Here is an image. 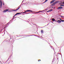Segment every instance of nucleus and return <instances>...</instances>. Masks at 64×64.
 Returning <instances> with one entry per match:
<instances>
[{
  "label": "nucleus",
  "mask_w": 64,
  "mask_h": 64,
  "mask_svg": "<svg viewBox=\"0 0 64 64\" xmlns=\"http://www.w3.org/2000/svg\"><path fill=\"white\" fill-rule=\"evenodd\" d=\"M62 8H63V7L60 6L58 7V9H62Z\"/></svg>",
  "instance_id": "9"
},
{
  "label": "nucleus",
  "mask_w": 64,
  "mask_h": 64,
  "mask_svg": "<svg viewBox=\"0 0 64 64\" xmlns=\"http://www.w3.org/2000/svg\"><path fill=\"white\" fill-rule=\"evenodd\" d=\"M29 36H27L25 37H29Z\"/></svg>",
  "instance_id": "40"
},
{
  "label": "nucleus",
  "mask_w": 64,
  "mask_h": 64,
  "mask_svg": "<svg viewBox=\"0 0 64 64\" xmlns=\"http://www.w3.org/2000/svg\"><path fill=\"white\" fill-rule=\"evenodd\" d=\"M8 61V60H7V61Z\"/></svg>",
  "instance_id": "53"
},
{
  "label": "nucleus",
  "mask_w": 64,
  "mask_h": 64,
  "mask_svg": "<svg viewBox=\"0 0 64 64\" xmlns=\"http://www.w3.org/2000/svg\"><path fill=\"white\" fill-rule=\"evenodd\" d=\"M60 6H63V5L61 4L60 5Z\"/></svg>",
  "instance_id": "28"
},
{
  "label": "nucleus",
  "mask_w": 64,
  "mask_h": 64,
  "mask_svg": "<svg viewBox=\"0 0 64 64\" xmlns=\"http://www.w3.org/2000/svg\"><path fill=\"white\" fill-rule=\"evenodd\" d=\"M17 36V37H19V36Z\"/></svg>",
  "instance_id": "61"
},
{
  "label": "nucleus",
  "mask_w": 64,
  "mask_h": 64,
  "mask_svg": "<svg viewBox=\"0 0 64 64\" xmlns=\"http://www.w3.org/2000/svg\"><path fill=\"white\" fill-rule=\"evenodd\" d=\"M47 26V25L45 26H44V27H45V26Z\"/></svg>",
  "instance_id": "48"
},
{
  "label": "nucleus",
  "mask_w": 64,
  "mask_h": 64,
  "mask_svg": "<svg viewBox=\"0 0 64 64\" xmlns=\"http://www.w3.org/2000/svg\"><path fill=\"white\" fill-rule=\"evenodd\" d=\"M58 19H60V21H62V20L61 19V18H60Z\"/></svg>",
  "instance_id": "20"
},
{
  "label": "nucleus",
  "mask_w": 64,
  "mask_h": 64,
  "mask_svg": "<svg viewBox=\"0 0 64 64\" xmlns=\"http://www.w3.org/2000/svg\"><path fill=\"white\" fill-rule=\"evenodd\" d=\"M57 60H58V61H59V59H58V58H57Z\"/></svg>",
  "instance_id": "24"
},
{
  "label": "nucleus",
  "mask_w": 64,
  "mask_h": 64,
  "mask_svg": "<svg viewBox=\"0 0 64 64\" xmlns=\"http://www.w3.org/2000/svg\"><path fill=\"white\" fill-rule=\"evenodd\" d=\"M52 21H53V22H57V20H55V19L54 18H52L51 19Z\"/></svg>",
  "instance_id": "8"
},
{
  "label": "nucleus",
  "mask_w": 64,
  "mask_h": 64,
  "mask_svg": "<svg viewBox=\"0 0 64 64\" xmlns=\"http://www.w3.org/2000/svg\"><path fill=\"white\" fill-rule=\"evenodd\" d=\"M55 54V52H54V54Z\"/></svg>",
  "instance_id": "56"
},
{
  "label": "nucleus",
  "mask_w": 64,
  "mask_h": 64,
  "mask_svg": "<svg viewBox=\"0 0 64 64\" xmlns=\"http://www.w3.org/2000/svg\"><path fill=\"white\" fill-rule=\"evenodd\" d=\"M14 18H13L12 19V20H14Z\"/></svg>",
  "instance_id": "29"
},
{
  "label": "nucleus",
  "mask_w": 64,
  "mask_h": 64,
  "mask_svg": "<svg viewBox=\"0 0 64 64\" xmlns=\"http://www.w3.org/2000/svg\"><path fill=\"white\" fill-rule=\"evenodd\" d=\"M2 4L3 5H4V3L3 2H2Z\"/></svg>",
  "instance_id": "23"
},
{
  "label": "nucleus",
  "mask_w": 64,
  "mask_h": 64,
  "mask_svg": "<svg viewBox=\"0 0 64 64\" xmlns=\"http://www.w3.org/2000/svg\"><path fill=\"white\" fill-rule=\"evenodd\" d=\"M26 11L27 12H33V11L30 10H26Z\"/></svg>",
  "instance_id": "5"
},
{
  "label": "nucleus",
  "mask_w": 64,
  "mask_h": 64,
  "mask_svg": "<svg viewBox=\"0 0 64 64\" xmlns=\"http://www.w3.org/2000/svg\"><path fill=\"white\" fill-rule=\"evenodd\" d=\"M38 61L39 62L40 61H39V60H38Z\"/></svg>",
  "instance_id": "60"
},
{
  "label": "nucleus",
  "mask_w": 64,
  "mask_h": 64,
  "mask_svg": "<svg viewBox=\"0 0 64 64\" xmlns=\"http://www.w3.org/2000/svg\"><path fill=\"white\" fill-rule=\"evenodd\" d=\"M52 22V23H53V24L54 23H53V22Z\"/></svg>",
  "instance_id": "45"
},
{
  "label": "nucleus",
  "mask_w": 64,
  "mask_h": 64,
  "mask_svg": "<svg viewBox=\"0 0 64 64\" xmlns=\"http://www.w3.org/2000/svg\"><path fill=\"white\" fill-rule=\"evenodd\" d=\"M62 6H64V5H62Z\"/></svg>",
  "instance_id": "50"
},
{
  "label": "nucleus",
  "mask_w": 64,
  "mask_h": 64,
  "mask_svg": "<svg viewBox=\"0 0 64 64\" xmlns=\"http://www.w3.org/2000/svg\"><path fill=\"white\" fill-rule=\"evenodd\" d=\"M48 10V8H47L45 10Z\"/></svg>",
  "instance_id": "31"
},
{
  "label": "nucleus",
  "mask_w": 64,
  "mask_h": 64,
  "mask_svg": "<svg viewBox=\"0 0 64 64\" xmlns=\"http://www.w3.org/2000/svg\"><path fill=\"white\" fill-rule=\"evenodd\" d=\"M12 55L11 56H10V57H12Z\"/></svg>",
  "instance_id": "54"
},
{
  "label": "nucleus",
  "mask_w": 64,
  "mask_h": 64,
  "mask_svg": "<svg viewBox=\"0 0 64 64\" xmlns=\"http://www.w3.org/2000/svg\"><path fill=\"white\" fill-rule=\"evenodd\" d=\"M52 22H53V21H52Z\"/></svg>",
  "instance_id": "44"
},
{
  "label": "nucleus",
  "mask_w": 64,
  "mask_h": 64,
  "mask_svg": "<svg viewBox=\"0 0 64 64\" xmlns=\"http://www.w3.org/2000/svg\"><path fill=\"white\" fill-rule=\"evenodd\" d=\"M58 54H59V53H58Z\"/></svg>",
  "instance_id": "63"
},
{
  "label": "nucleus",
  "mask_w": 64,
  "mask_h": 64,
  "mask_svg": "<svg viewBox=\"0 0 64 64\" xmlns=\"http://www.w3.org/2000/svg\"><path fill=\"white\" fill-rule=\"evenodd\" d=\"M56 1V0H52L50 2V4H52L54 2H55Z\"/></svg>",
  "instance_id": "10"
},
{
  "label": "nucleus",
  "mask_w": 64,
  "mask_h": 64,
  "mask_svg": "<svg viewBox=\"0 0 64 64\" xmlns=\"http://www.w3.org/2000/svg\"><path fill=\"white\" fill-rule=\"evenodd\" d=\"M11 21H12V20H10L9 22H8V23H7L6 24L7 26H6L4 27V28H6V27H8V25H9L10 23H11L12 22H11Z\"/></svg>",
  "instance_id": "1"
},
{
  "label": "nucleus",
  "mask_w": 64,
  "mask_h": 64,
  "mask_svg": "<svg viewBox=\"0 0 64 64\" xmlns=\"http://www.w3.org/2000/svg\"><path fill=\"white\" fill-rule=\"evenodd\" d=\"M45 2H45H45H43V3H45Z\"/></svg>",
  "instance_id": "33"
},
{
  "label": "nucleus",
  "mask_w": 64,
  "mask_h": 64,
  "mask_svg": "<svg viewBox=\"0 0 64 64\" xmlns=\"http://www.w3.org/2000/svg\"><path fill=\"white\" fill-rule=\"evenodd\" d=\"M49 25V24H48L47 25H46V26H48Z\"/></svg>",
  "instance_id": "41"
},
{
  "label": "nucleus",
  "mask_w": 64,
  "mask_h": 64,
  "mask_svg": "<svg viewBox=\"0 0 64 64\" xmlns=\"http://www.w3.org/2000/svg\"><path fill=\"white\" fill-rule=\"evenodd\" d=\"M41 11H40V12H34L33 11V12H34V13H40V12H41Z\"/></svg>",
  "instance_id": "12"
},
{
  "label": "nucleus",
  "mask_w": 64,
  "mask_h": 64,
  "mask_svg": "<svg viewBox=\"0 0 64 64\" xmlns=\"http://www.w3.org/2000/svg\"><path fill=\"white\" fill-rule=\"evenodd\" d=\"M8 11L9 12H12V11L11 10H8Z\"/></svg>",
  "instance_id": "22"
},
{
  "label": "nucleus",
  "mask_w": 64,
  "mask_h": 64,
  "mask_svg": "<svg viewBox=\"0 0 64 64\" xmlns=\"http://www.w3.org/2000/svg\"><path fill=\"white\" fill-rule=\"evenodd\" d=\"M2 0H0V8H2Z\"/></svg>",
  "instance_id": "4"
},
{
  "label": "nucleus",
  "mask_w": 64,
  "mask_h": 64,
  "mask_svg": "<svg viewBox=\"0 0 64 64\" xmlns=\"http://www.w3.org/2000/svg\"><path fill=\"white\" fill-rule=\"evenodd\" d=\"M17 18V17H15V18Z\"/></svg>",
  "instance_id": "47"
},
{
  "label": "nucleus",
  "mask_w": 64,
  "mask_h": 64,
  "mask_svg": "<svg viewBox=\"0 0 64 64\" xmlns=\"http://www.w3.org/2000/svg\"><path fill=\"white\" fill-rule=\"evenodd\" d=\"M30 35V36H33V35Z\"/></svg>",
  "instance_id": "34"
},
{
  "label": "nucleus",
  "mask_w": 64,
  "mask_h": 64,
  "mask_svg": "<svg viewBox=\"0 0 64 64\" xmlns=\"http://www.w3.org/2000/svg\"><path fill=\"white\" fill-rule=\"evenodd\" d=\"M22 13V12H18L14 16H13V18H14V17H15V16L16 15H19V14H21Z\"/></svg>",
  "instance_id": "3"
},
{
  "label": "nucleus",
  "mask_w": 64,
  "mask_h": 64,
  "mask_svg": "<svg viewBox=\"0 0 64 64\" xmlns=\"http://www.w3.org/2000/svg\"><path fill=\"white\" fill-rule=\"evenodd\" d=\"M12 62H13V61H12Z\"/></svg>",
  "instance_id": "55"
},
{
  "label": "nucleus",
  "mask_w": 64,
  "mask_h": 64,
  "mask_svg": "<svg viewBox=\"0 0 64 64\" xmlns=\"http://www.w3.org/2000/svg\"><path fill=\"white\" fill-rule=\"evenodd\" d=\"M62 22H64V20H62Z\"/></svg>",
  "instance_id": "30"
},
{
  "label": "nucleus",
  "mask_w": 64,
  "mask_h": 64,
  "mask_svg": "<svg viewBox=\"0 0 64 64\" xmlns=\"http://www.w3.org/2000/svg\"><path fill=\"white\" fill-rule=\"evenodd\" d=\"M49 12V10L47 11V12Z\"/></svg>",
  "instance_id": "32"
},
{
  "label": "nucleus",
  "mask_w": 64,
  "mask_h": 64,
  "mask_svg": "<svg viewBox=\"0 0 64 64\" xmlns=\"http://www.w3.org/2000/svg\"><path fill=\"white\" fill-rule=\"evenodd\" d=\"M59 2H60V1H56L54 3L52 4L51 5L53 6H54V5H55L56 3H58Z\"/></svg>",
  "instance_id": "2"
},
{
  "label": "nucleus",
  "mask_w": 64,
  "mask_h": 64,
  "mask_svg": "<svg viewBox=\"0 0 64 64\" xmlns=\"http://www.w3.org/2000/svg\"><path fill=\"white\" fill-rule=\"evenodd\" d=\"M50 46L51 48H52V49H54V48H53L52 46Z\"/></svg>",
  "instance_id": "18"
},
{
  "label": "nucleus",
  "mask_w": 64,
  "mask_h": 64,
  "mask_svg": "<svg viewBox=\"0 0 64 64\" xmlns=\"http://www.w3.org/2000/svg\"><path fill=\"white\" fill-rule=\"evenodd\" d=\"M40 61H41V60H40Z\"/></svg>",
  "instance_id": "59"
},
{
  "label": "nucleus",
  "mask_w": 64,
  "mask_h": 64,
  "mask_svg": "<svg viewBox=\"0 0 64 64\" xmlns=\"http://www.w3.org/2000/svg\"><path fill=\"white\" fill-rule=\"evenodd\" d=\"M53 60H54V59H53Z\"/></svg>",
  "instance_id": "62"
},
{
  "label": "nucleus",
  "mask_w": 64,
  "mask_h": 64,
  "mask_svg": "<svg viewBox=\"0 0 64 64\" xmlns=\"http://www.w3.org/2000/svg\"><path fill=\"white\" fill-rule=\"evenodd\" d=\"M9 58H9L8 59V60H9Z\"/></svg>",
  "instance_id": "42"
},
{
  "label": "nucleus",
  "mask_w": 64,
  "mask_h": 64,
  "mask_svg": "<svg viewBox=\"0 0 64 64\" xmlns=\"http://www.w3.org/2000/svg\"><path fill=\"white\" fill-rule=\"evenodd\" d=\"M9 10V9H7L6 10H4L2 12L3 13H6V12H7Z\"/></svg>",
  "instance_id": "6"
},
{
  "label": "nucleus",
  "mask_w": 64,
  "mask_h": 64,
  "mask_svg": "<svg viewBox=\"0 0 64 64\" xmlns=\"http://www.w3.org/2000/svg\"><path fill=\"white\" fill-rule=\"evenodd\" d=\"M26 12H27L26 11H25V12H21V13H21V14H23L24 13H25V14H29V13H27Z\"/></svg>",
  "instance_id": "7"
},
{
  "label": "nucleus",
  "mask_w": 64,
  "mask_h": 64,
  "mask_svg": "<svg viewBox=\"0 0 64 64\" xmlns=\"http://www.w3.org/2000/svg\"><path fill=\"white\" fill-rule=\"evenodd\" d=\"M0 27H2H2H4V25L3 24H2L0 25Z\"/></svg>",
  "instance_id": "13"
},
{
  "label": "nucleus",
  "mask_w": 64,
  "mask_h": 64,
  "mask_svg": "<svg viewBox=\"0 0 64 64\" xmlns=\"http://www.w3.org/2000/svg\"><path fill=\"white\" fill-rule=\"evenodd\" d=\"M44 27H41V28H44Z\"/></svg>",
  "instance_id": "46"
},
{
  "label": "nucleus",
  "mask_w": 64,
  "mask_h": 64,
  "mask_svg": "<svg viewBox=\"0 0 64 64\" xmlns=\"http://www.w3.org/2000/svg\"><path fill=\"white\" fill-rule=\"evenodd\" d=\"M50 22H51V23H52V21H50Z\"/></svg>",
  "instance_id": "36"
},
{
  "label": "nucleus",
  "mask_w": 64,
  "mask_h": 64,
  "mask_svg": "<svg viewBox=\"0 0 64 64\" xmlns=\"http://www.w3.org/2000/svg\"><path fill=\"white\" fill-rule=\"evenodd\" d=\"M26 3H27V2H26V3H25V4H24V3H23L22 4V5H23V4H26Z\"/></svg>",
  "instance_id": "19"
},
{
  "label": "nucleus",
  "mask_w": 64,
  "mask_h": 64,
  "mask_svg": "<svg viewBox=\"0 0 64 64\" xmlns=\"http://www.w3.org/2000/svg\"><path fill=\"white\" fill-rule=\"evenodd\" d=\"M60 20H57V22H58V23H61V22H62V21H60Z\"/></svg>",
  "instance_id": "11"
},
{
  "label": "nucleus",
  "mask_w": 64,
  "mask_h": 64,
  "mask_svg": "<svg viewBox=\"0 0 64 64\" xmlns=\"http://www.w3.org/2000/svg\"><path fill=\"white\" fill-rule=\"evenodd\" d=\"M4 34H5V32H4Z\"/></svg>",
  "instance_id": "37"
},
{
  "label": "nucleus",
  "mask_w": 64,
  "mask_h": 64,
  "mask_svg": "<svg viewBox=\"0 0 64 64\" xmlns=\"http://www.w3.org/2000/svg\"><path fill=\"white\" fill-rule=\"evenodd\" d=\"M22 3H23L22 2V3L21 4L22 5Z\"/></svg>",
  "instance_id": "51"
},
{
  "label": "nucleus",
  "mask_w": 64,
  "mask_h": 64,
  "mask_svg": "<svg viewBox=\"0 0 64 64\" xmlns=\"http://www.w3.org/2000/svg\"><path fill=\"white\" fill-rule=\"evenodd\" d=\"M60 55L61 56L62 58V54H60Z\"/></svg>",
  "instance_id": "27"
},
{
  "label": "nucleus",
  "mask_w": 64,
  "mask_h": 64,
  "mask_svg": "<svg viewBox=\"0 0 64 64\" xmlns=\"http://www.w3.org/2000/svg\"><path fill=\"white\" fill-rule=\"evenodd\" d=\"M29 35H25V36H29Z\"/></svg>",
  "instance_id": "26"
},
{
  "label": "nucleus",
  "mask_w": 64,
  "mask_h": 64,
  "mask_svg": "<svg viewBox=\"0 0 64 64\" xmlns=\"http://www.w3.org/2000/svg\"><path fill=\"white\" fill-rule=\"evenodd\" d=\"M0 62H1V61H0Z\"/></svg>",
  "instance_id": "58"
},
{
  "label": "nucleus",
  "mask_w": 64,
  "mask_h": 64,
  "mask_svg": "<svg viewBox=\"0 0 64 64\" xmlns=\"http://www.w3.org/2000/svg\"><path fill=\"white\" fill-rule=\"evenodd\" d=\"M52 9V8H53V7H52L51 8Z\"/></svg>",
  "instance_id": "43"
},
{
  "label": "nucleus",
  "mask_w": 64,
  "mask_h": 64,
  "mask_svg": "<svg viewBox=\"0 0 64 64\" xmlns=\"http://www.w3.org/2000/svg\"><path fill=\"white\" fill-rule=\"evenodd\" d=\"M12 39V38H10V39Z\"/></svg>",
  "instance_id": "57"
},
{
  "label": "nucleus",
  "mask_w": 64,
  "mask_h": 64,
  "mask_svg": "<svg viewBox=\"0 0 64 64\" xmlns=\"http://www.w3.org/2000/svg\"><path fill=\"white\" fill-rule=\"evenodd\" d=\"M10 56H10L9 57H10Z\"/></svg>",
  "instance_id": "64"
},
{
  "label": "nucleus",
  "mask_w": 64,
  "mask_h": 64,
  "mask_svg": "<svg viewBox=\"0 0 64 64\" xmlns=\"http://www.w3.org/2000/svg\"><path fill=\"white\" fill-rule=\"evenodd\" d=\"M60 16L61 17H62V18H64V17L60 15Z\"/></svg>",
  "instance_id": "21"
},
{
  "label": "nucleus",
  "mask_w": 64,
  "mask_h": 64,
  "mask_svg": "<svg viewBox=\"0 0 64 64\" xmlns=\"http://www.w3.org/2000/svg\"><path fill=\"white\" fill-rule=\"evenodd\" d=\"M41 33H43V30H42L41 31Z\"/></svg>",
  "instance_id": "16"
},
{
  "label": "nucleus",
  "mask_w": 64,
  "mask_h": 64,
  "mask_svg": "<svg viewBox=\"0 0 64 64\" xmlns=\"http://www.w3.org/2000/svg\"><path fill=\"white\" fill-rule=\"evenodd\" d=\"M32 13L33 14H36L35 13Z\"/></svg>",
  "instance_id": "35"
},
{
  "label": "nucleus",
  "mask_w": 64,
  "mask_h": 64,
  "mask_svg": "<svg viewBox=\"0 0 64 64\" xmlns=\"http://www.w3.org/2000/svg\"><path fill=\"white\" fill-rule=\"evenodd\" d=\"M43 11H44V10H43L42 11V12H43Z\"/></svg>",
  "instance_id": "49"
},
{
  "label": "nucleus",
  "mask_w": 64,
  "mask_h": 64,
  "mask_svg": "<svg viewBox=\"0 0 64 64\" xmlns=\"http://www.w3.org/2000/svg\"><path fill=\"white\" fill-rule=\"evenodd\" d=\"M21 5H22V4H21L20 5L18 6V8H19V9L20 8V7H21Z\"/></svg>",
  "instance_id": "17"
},
{
  "label": "nucleus",
  "mask_w": 64,
  "mask_h": 64,
  "mask_svg": "<svg viewBox=\"0 0 64 64\" xmlns=\"http://www.w3.org/2000/svg\"><path fill=\"white\" fill-rule=\"evenodd\" d=\"M18 9H19V8H18L16 10H13V11H17V10H18Z\"/></svg>",
  "instance_id": "14"
},
{
  "label": "nucleus",
  "mask_w": 64,
  "mask_h": 64,
  "mask_svg": "<svg viewBox=\"0 0 64 64\" xmlns=\"http://www.w3.org/2000/svg\"><path fill=\"white\" fill-rule=\"evenodd\" d=\"M8 40H6V41H8Z\"/></svg>",
  "instance_id": "52"
},
{
  "label": "nucleus",
  "mask_w": 64,
  "mask_h": 64,
  "mask_svg": "<svg viewBox=\"0 0 64 64\" xmlns=\"http://www.w3.org/2000/svg\"><path fill=\"white\" fill-rule=\"evenodd\" d=\"M34 36H36V35H34Z\"/></svg>",
  "instance_id": "39"
},
{
  "label": "nucleus",
  "mask_w": 64,
  "mask_h": 64,
  "mask_svg": "<svg viewBox=\"0 0 64 64\" xmlns=\"http://www.w3.org/2000/svg\"><path fill=\"white\" fill-rule=\"evenodd\" d=\"M48 0H45V2H46L47 1H48Z\"/></svg>",
  "instance_id": "25"
},
{
  "label": "nucleus",
  "mask_w": 64,
  "mask_h": 64,
  "mask_svg": "<svg viewBox=\"0 0 64 64\" xmlns=\"http://www.w3.org/2000/svg\"><path fill=\"white\" fill-rule=\"evenodd\" d=\"M53 9H50V10H48V11L49 12H51V11H53Z\"/></svg>",
  "instance_id": "15"
},
{
  "label": "nucleus",
  "mask_w": 64,
  "mask_h": 64,
  "mask_svg": "<svg viewBox=\"0 0 64 64\" xmlns=\"http://www.w3.org/2000/svg\"><path fill=\"white\" fill-rule=\"evenodd\" d=\"M24 1V0L22 2V3H23Z\"/></svg>",
  "instance_id": "38"
}]
</instances>
